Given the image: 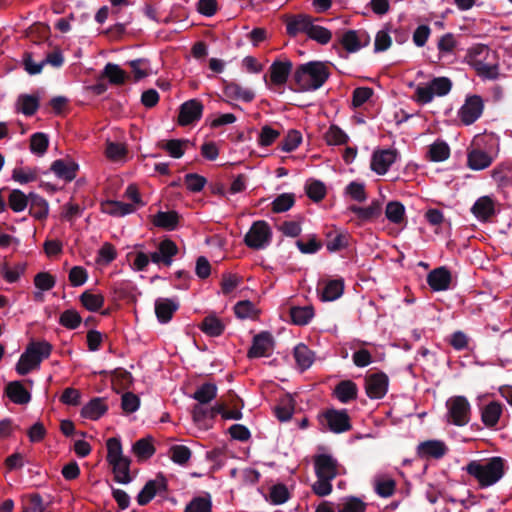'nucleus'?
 Masks as SVG:
<instances>
[{
    "label": "nucleus",
    "instance_id": "obj_1",
    "mask_svg": "<svg viewBox=\"0 0 512 512\" xmlns=\"http://www.w3.org/2000/svg\"><path fill=\"white\" fill-rule=\"evenodd\" d=\"M314 472L317 480L312 485L313 492L324 497L332 492V481L346 474L345 467L329 453H318L313 456Z\"/></svg>",
    "mask_w": 512,
    "mask_h": 512
},
{
    "label": "nucleus",
    "instance_id": "obj_2",
    "mask_svg": "<svg viewBox=\"0 0 512 512\" xmlns=\"http://www.w3.org/2000/svg\"><path fill=\"white\" fill-rule=\"evenodd\" d=\"M508 469L507 461L500 456H493L470 461L465 471L480 488H488L498 483Z\"/></svg>",
    "mask_w": 512,
    "mask_h": 512
},
{
    "label": "nucleus",
    "instance_id": "obj_3",
    "mask_svg": "<svg viewBox=\"0 0 512 512\" xmlns=\"http://www.w3.org/2000/svg\"><path fill=\"white\" fill-rule=\"evenodd\" d=\"M495 58V53L487 45L477 43L467 49L465 62L479 77L495 80L499 76V65Z\"/></svg>",
    "mask_w": 512,
    "mask_h": 512
},
{
    "label": "nucleus",
    "instance_id": "obj_4",
    "mask_svg": "<svg viewBox=\"0 0 512 512\" xmlns=\"http://www.w3.org/2000/svg\"><path fill=\"white\" fill-rule=\"evenodd\" d=\"M329 68L323 62L311 61L299 65L294 72V82L298 91H314L327 81Z\"/></svg>",
    "mask_w": 512,
    "mask_h": 512
},
{
    "label": "nucleus",
    "instance_id": "obj_5",
    "mask_svg": "<svg viewBox=\"0 0 512 512\" xmlns=\"http://www.w3.org/2000/svg\"><path fill=\"white\" fill-rule=\"evenodd\" d=\"M453 83L448 77H435L427 83L416 86L412 99L419 105H426L435 97H444L452 89Z\"/></svg>",
    "mask_w": 512,
    "mask_h": 512
},
{
    "label": "nucleus",
    "instance_id": "obj_6",
    "mask_svg": "<svg viewBox=\"0 0 512 512\" xmlns=\"http://www.w3.org/2000/svg\"><path fill=\"white\" fill-rule=\"evenodd\" d=\"M370 36L367 31L363 29L359 30H346L340 35L333 43V49L343 56V52L353 54L365 48L370 43Z\"/></svg>",
    "mask_w": 512,
    "mask_h": 512
},
{
    "label": "nucleus",
    "instance_id": "obj_7",
    "mask_svg": "<svg viewBox=\"0 0 512 512\" xmlns=\"http://www.w3.org/2000/svg\"><path fill=\"white\" fill-rule=\"evenodd\" d=\"M446 422L458 427L466 426L472 415L471 404L465 396L457 395L447 399Z\"/></svg>",
    "mask_w": 512,
    "mask_h": 512
},
{
    "label": "nucleus",
    "instance_id": "obj_8",
    "mask_svg": "<svg viewBox=\"0 0 512 512\" xmlns=\"http://www.w3.org/2000/svg\"><path fill=\"white\" fill-rule=\"evenodd\" d=\"M388 225L385 231L389 236L397 237L407 226L405 206L400 201H389L385 207Z\"/></svg>",
    "mask_w": 512,
    "mask_h": 512
},
{
    "label": "nucleus",
    "instance_id": "obj_9",
    "mask_svg": "<svg viewBox=\"0 0 512 512\" xmlns=\"http://www.w3.org/2000/svg\"><path fill=\"white\" fill-rule=\"evenodd\" d=\"M485 102L480 95H467L457 111V118L464 126H470L479 120L484 112Z\"/></svg>",
    "mask_w": 512,
    "mask_h": 512
},
{
    "label": "nucleus",
    "instance_id": "obj_10",
    "mask_svg": "<svg viewBox=\"0 0 512 512\" xmlns=\"http://www.w3.org/2000/svg\"><path fill=\"white\" fill-rule=\"evenodd\" d=\"M271 240V227L264 220L253 222L248 232L244 236L245 245L254 250H261L266 248L271 243Z\"/></svg>",
    "mask_w": 512,
    "mask_h": 512
},
{
    "label": "nucleus",
    "instance_id": "obj_11",
    "mask_svg": "<svg viewBox=\"0 0 512 512\" xmlns=\"http://www.w3.org/2000/svg\"><path fill=\"white\" fill-rule=\"evenodd\" d=\"M389 388V377L382 371L368 372L364 377V390L371 400L383 399Z\"/></svg>",
    "mask_w": 512,
    "mask_h": 512
},
{
    "label": "nucleus",
    "instance_id": "obj_12",
    "mask_svg": "<svg viewBox=\"0 0 512 512\" xmlns=\"http://www.w3.org/2000/svg\"><path fill=\"white\" fill-rule=\"evenodd\" d=\"M292 62L290 60L274 61L269 68V76H265L264 80L270 90H278L282 88L291 73Z\"/></svg>",
    "mask_w": 512,
    "mask_h": 512
},
{
    "label": "nucleus",
    "instance_id": "obj_13",
    "mask_svg": "<svg viewBox=\"0 0 512 512\" xmlns=\"http://www.w3.org/2000/svg\"><path fill=\"white\" fill-rule=\"evenodd\" d=\"M204 105L199 99H190L179 107L177 123L185 127L198 122L203 115Z\"/></svg>",
    "mask_w": 512,
    "mask_h": 512
},
{
    "label": "nucleus",
    "instance_id": "obj_14",
    "mask_svg": "<svg viewBox=\"0 0 512 512\" xmlns=\"http://www.w3.org/2000/svg\"><path fill=\"white\" fill-rule=\"evenodd\" d=\"M498 212V202L493 196L479 197L471 207V213L480 222L486 223Z\"/></svg>",
    "mask_w": 512,
    "mask_h": 512
},
{
    "label": "nucleus",
    "instance_id": "obj_15",
    "mask_svg": "<svg viewBox=\"0 0 512 512\" xmlns=\"http://www.w3.org/2000/svg\"><path fill=\"white\" fill-rule=\"evenodd\" d=\"M399 156L396 149H378L371 157L370 168L378 175H384L388 172L391 165L395 163Z\"/></svg>",
    "mask_w": 512,
    "mask_h": 512
},
{
    "label": "nucleus",
    "instance_id": "obj_16",
    "mask_svg": "<svg viewBox=\"0 0 512 512\" xmlns=\"http://www.w3.org/2000/svg\"><path fill=\"white\" fill-rule=\"evenodd\" d=\"M505 410V406L501 402L490 401L480 408L481 422L488 429H496Z\"/></svg>",
    "mask_w": 512,
    "mask_h": 512
},
{
    "label": "nucleus",
    "instance_id": "obj_17",
    "mask_svg": "<svg viewBox=\"0 0 512 512\" xmlns=\"http://www.w3.org/2000/svg\"><path fill=\"white\" fill-rule=\"evenodd\" d=\"M50 170L59 179L71 182L77 177L79 164L71 157H65L53 161Z\"/></svg>",
    "mask_w": 512,
    "mask_h": 512
},
{
    "label": "nucleus",
    "instance_id": "obj_18",
    "mask_svg": "<svg viewBox=\"0 0 512 512\" xmlns=\"http://www.w3.org/2000/svg\"><path fill=\"white\" fill-rule=\"evenodd\" d=\"M167 491V480L163 475H157L149 480L137 496L139 505H147L157 494Z\"/></svg>",
    "mask_w": 512,
    "mask_h": 512
},
{
    "label": "nucleus",
    "instance_id": "obj_19",
    "mask_svg": "<svg viewBox=\"0 0 512 512\" xmlns=\"http://www.w3.org/2000/svg\"><path fill=\"white\" fill-rule=\"evenodd\" d=\"M242 407L241 400L236 395L229 394L228 400L219 401L215 404V411L224 420H239L242 418Z\"/></svg>",
    "mask_w": 512,
    "mask_h": 512
},
{
    "label": "nucleus",
    "instance_id": "obj_20",
    "mask_svg": "<svg viewBox=\"0 0 512 512\" xmlns=\"http://www.w3.org/2000/svg\"><path fill=\"white\" fill-rule=\"evenodd\" d=\"M223 94L228 100L237 102L249 103L255 98V93L251 88L235 81L224 82Z\"/></svg>",
    "mask_w": 512,
    "mask_h": 512
},
{
    "label": "nucleus",
    "instance_id": "obj_21",
    "mask_svg": "<svg viewBox=\"0 0 512 512\" xmlns=\"http://www.w3.org/2000/svg\"><path fill=\"white\" fill-rule=\"evenodd\" d=\"M178 252L179 249L176 243L166 238L159 243L158 250L151 253V262L170 266Z\"/></svg>",
    "mask_w": 512,
    "mask_h": 512
},
{
    "label": "nucleus",
    "instance_id": "obj_22",
    "mask_svg": "<svg viewBox=\"0 0 512 512\" xmlns=\"http://www.w3.org/2000/svg\"><path fill=\"white\" fill-rule=\"evenodd\" d=\"M383 210V205L380 200L374 199L367 206L351 205L349 211L354 213L360 224L373 222L378 219Z\"/></svg>",
    "mask_w": 512,
    "mask_h": 512
},
{
    "label": "nucleus",
    "instance_id": "obj_23",
    "mask_svg": "<svg viewBox=\"0 0 512 512\" xmlns=\"http://www.w3.org/2000/svg\"><path fill=\"white\" fill-rule=\"evenodd\" d=\"M329 429L334 433H343L351 429L350 417L346 410L330 409L324 413Z\"/></svg>",
    "mask_w": 512,
    "mask_h": 512
},
{
    "label": "nucleus",
    "instance_id": "obj_24",
    "mask_svg": "<svg viewBox=\"0 0 512 512\" xmlns=\"http://www.w3.org/2000/svg\"><path fill=\"white\" fill-rule=\"evenodd\" d=\"M312 18L306 14H287L283 16V22L286 25V32L289 36L295 37L300 33L307 35Z\"/></svg>",
    "mask_w": 512,
    "mask_h": 512
},
{
    "label": "nucleus",
    "instance_id": "obj_25",
    "mask_svg": "<svg viewBox=\"0 0 512 512\" xmlns=\"http://www.w3.org/2000/svg\"><path fill=\"white\" fill-rule=\"evenodd\" d=\"M215 410V405L209 408L200 404L194 405L192 409L193 422L201 430L211 429L217 416Z\"/></svg>",
    "mask_w": 512,
    "mask_h": 512
},
{
    "label": "nucleus",
    "instance_id": "obj_26",
    "mask_svg": "<svg viewBox=\"0 0 512 512\" xmlns=\"http://www.w3.org/2000/svg\"><path fill=\"white\" fill-rule=\"evenodd\" d=\"M317 291L322 301H334L344 291V282L341 279H329L319 282Z\"/></svg>",
    "mask_w": 512,
    "mask_h": 512
},
{
    "label": "nucleus",
    "instance_id": "obj_27",
    "mask_svg": "<svg viewBox=\"0 0 512 512\" xmlns=\"http://www.w3.org/2000/svg\"><path fill=\"white\" fill-rule=\"evenodd\" d=\"M448 452V447L444 441L428 440L421 442L417 447V453L422 458L439 459Z\"/></svg>",
    "mask_w": 512,
    "mask_h": 512
},
{
    "label": "nucleus",
    "instance_id": "obj_28",
    "mask_svg": "<svg viewBox=\"0 0 512 512\" xmlns=\"http://www.w3.org/2000/svg\"><path fill=\"white\" fill-rule=\"evenodd\" d=\"M427 283L433 291H445L451 283V273L446 267H439L427 275Z\"/></svg>",
    "mask_w": 512,
    "mask_h": 512
},
{
    "label": "nucleus",
    "instance_id": "obj_29",
    "mask_svg": "<svg viewBox=\"0 0 512 512\" xmlns=\"http://www.w3.org/2000/svg\"><path fill=\"white\" fill-rule=\"evenodd\" d=\"M179 303L174 299L158 298L155 301V314L160 323H168L178 310Z\"/></svg>",
    "mask_w": 512,
    "mask_h": 512
},
{
    "label": "nucleus",
    "instance_id": "obj_30",
    "mask_svg": "<svg viewBox=\"0 0 512 512\" xmlns=\"http://www.w3.org/2000/svg\"><path fill=\"white\" fill-rule=\"evenodd\" d=\"M493 162L492 156L479 148L468 149L467 166L472 170H483Z\"/></svg>",
    "mask_w": 512,
    "mask_h": 512
},
{
    "label": "nucleus",
    "instance_id": "obj_31",
    "mask_svg": "<svg viewBox=\"0 0 512 512\" xmlns=\"http://www.w3.org/2000/svg\"><path fill=\"white\" fill-rule=\"evenodd\" d=\"M108 410V405L104 398L96 397L91 399L81 409V416L89 420L100 419Z\"/></svg>",
    "mask_w": 512,
    "mask_h": 512
},
{
    "label": "nucleus",
    "instance_id": "obj_32",
    "mask_svg": "<svg viewBox=\"0 0 512 512\" xmlns=\"http://www.w3.org/2000/svg\"><path fill=\"white\" fill-rule=\"evenodd\" d=\"M189 145L187 139H170L161 140L157 143V147L164 150L170 157L179 159L181 158Z\"/></svg>",
    "mask_w": 512,
    "mask_h": 512
},
{
    "label": "nucleus",
    "instance_id": "obj_33",
    "mask_svg": "<svg viewBox=\"0 0 512 512\" xmlns=\"http://www.w3.org/2000/svg\"><path fill=\"white\" fill-rule=\"evenodd\" d=\"M102 77L107 79L111 85H124L130 80V75L119 65L107 63L103 69Z\"/></svg>",
    "mask_w": 512,
    "mask_h": 512
},
{
    "label": "nucleus",
    "instance_id": "obj_34",
    "mask_svg": "<svg viewBox=\"0 0 512 512\" xmlns=\"http://www.w3.org/2000/svg\"><path fill=\"white\" fill-rule=\"evenodd\" d=\"M101 211L114 217H123L134 213L135 205L117 200H106L101 203Z\"/></svg>",
    "mask_w": 512,
    "mask_h": 512
},
{
    "label": "nucleus",
    "instance_id": "obj_35",
    "mask_svg": "<svg viewBox=\"0 0 512 512\" xmlns=\"http://www.w3.org/2000/svg\"><path fill=\"white\" fill-rule=\"evenodd\" d=\"M449 145L442 139H437L427 147L426 159L431 162H443L450 157Z\"/></svg>",
    "mask_w": 512,
    "mask_h": 512
},
{
    "label": "nucleus",
    "instance_id": "obj_36",
    "mask_svg": "<svg viewBox=\"0 0 512 512\" xmlns=\"http://www.w3.org/2000/svg\"><path fill=\"white\" fill-rule=\"evenodd\" d=\"M272 347V339L267 333L256 335L253 338L252 346L248 351L249 358H260L268 354Z\"/></svg>",
    "mask_w": 512,
    "mask_h": 512
},
{
    "label": "nucleus",
    "instance_id": "obj_37",
    "mask_svg": "<svg viewBox=\"0 0 512 512\" xmlns=\"http://www.w3.org/2000/svg\"><path fill=\"white\" fill-rule=\"evenodd\" d=\"M8 398L15 404H27L31 400V395L20 381H12L7 384L5 389Z\"/></svg>",
    "mask_w": 512,
    "mask_h": 512
},
{
    "label": "nucleus",
    "instance_id": "obj_38",
    "mask_svg": "<svg viewBox=\"0 0 512 512\" xmlns=\"http://www.w3.org/2000/svg\"><path fill=\"white\" fill-rule=\"evenodd\" d=\"M333 393L341 403H349L357 398L358 388L355 382L343 380L336 385Z\"/></svg>",
    "mask_w": 512,
    "mask_h": 512
},
{
    "label": "nucleus",
    "instance_id": "obj_39",
    "mask_svg": "<svg viewBox=\"0 0 512 512\" xmlns=\"http://www.w3.org/2000/svg\"><path fill=\"white\" fill-rule=\"evenodd\" d=\"M151 222L156 227L172 231L179 223V215L175 211H160L152 216Z\"/></svg>",
    "mask_w": 512,
    "mask_h": 512
},
{
    "label": "nucleus",
    "instance_id": "obj_40",
    "mask_svg": "<svg viewBox=\"0 0 512 512\" xmlns=\"http://www.w3.org/2000/svg\"><path fill=\"white\" fill-rule=\"evenodd\" d=\"M81 305L90 312H97L104 306L105 298L102 293L85 290L79 297Z\"/></svg>",
    "mask_w": 512,
    "mask_h": 512
},
{
    "label": "nucleus",
    "instance_id": "obj_41",
    "mask_svg": "<svg viewBox=\"0 0 512 512\" xmlns=\"http://www.w3.org/2000/svg\"><path fill=\"white\" fill-rule=\"evenodd\" d=\"M40 105V99L37 95L22 94L16 101V111L25 116L34 115Z\"/></svg>",
    "mask_w": 512,
    "mask_h": 512
},
{
    "label": "nucleus",
    "instance_id": "obj_42",
    "mask_svg": "<svg viewBox=\"0 0 512 512\" xmlns=\"http://www.w3.org/2000/svg\"><path fill=\"white\" fill-rule=\"evenodd\" d=\"M131 461L128 457H124L109 463L112 467L115 481L127 484L131 481L130 476Z\"/></svg>",
    "mask_w": 512,
    "mask_h": 512
},
{
    "label": "nucleus",
    "instance_id": "obj_43",
    "mask_svg": "<svg viewBox=\"0 0 512 512\" xmlns=\"http://www.w3.org/2000/svg\"><path fill=\"white\" fill-rule=\"evenodd\" d=\"M373 486L375 492L380 497L387 498L394 494L396 489V482L390 476L381 474L375 476L373 480Z\"/></svg>",
    "mask_w": 512,
    "mask_h": 512
},
{
    "label": "nucleus",
    "instance_id": "obj_44",
    "mask_svg": "<svg viewBox=\"0 0 512 512\" xmlns=\"http://www.w3.org/2000/svg\"><path fill=\"white\" fill-rule=\"evenodd\" d=\"M324 141L329 146L346 145L350 138L338 125L331 124L323 135Z\"/></svg>",
    "mask_w": 512,
    "mask_h": 512
},
{
    "label": "nucleus",
    "instance_id": "obj_45",
    "mask_svg": "<svg viewBox=\"0 0 512 512\" xmlns=\"http://www.w3.org/2000/svg\"><path fill=\"white\" fill-rule=\"evenodd\" d=\"M132 452L138 461H146L155 453V447L151 438H142L132 446Z\"/></svg>",
    "mask_w": 512,
    "mask_h": 512
},
{
    "label": "nucleus",
    "instance_id": "obj_46",
    "mask_svg": "<svg viewBox=\"0 0 512 512\" xmlns=\"http://www.w3.org/2000/svg\"><path fill=\"white\" fill-rule=\"evenodd\" d=\"M199 327L206 335L217 337L223 333L225 324L215 315H208L203 319Z\"/></svg>",
    "mask_w": 512,
    "mask_h": 512
},
{
    "label": "nucleus",
    "instance_id": "obj_47",
    "mask_svg": "<svg viewBox=\"0 0 512 512\" xmlns=\"http://www.w3.org/2000/svg\"><path fill=\"white\" fill-rule=\"evenodd\" d=\"M295 410V401L291 395H285L280 398L278 404L275 406L274 412L280 421H288Z\"/></svg>",
    "mask_w": 512,
    "mask_h": 512
},
{
    "label": "nucleus",
    "instance_id": "obj_48",
    "mask_svg": "<svg viewBox=\"0 0 512 512\" xmlns=\"http://www.w3.org/2000/svg\"><path fill=\"white\" fill-rule=\"evenodd\" d=\"M29 213L37 220L46 219L49 213L48 202L43 197L31 194Z\"/></svg>",
    "mask_w": 512,
    "mask_h": 512
},
{
    "label": "nucleus",
    "instance_id": "obj_49",
    "mask_svg": "<svg viewBox=\"0 0 512 512\" xmlns=\"http://www.w3.org/2000/svg\"><path fill=\"white\" fill-rule=\"evenodd\" d=\"M217 391L218 389L216 384L207 382L200 385L192 397L198 402L197 404L204 405L216 398Z\"/></svg>",
    "mask_w": 512,
    "mask_h": 512
},
{
    "label": "nucleus",
    "instance_id": "obj_50",
    "mask_svg": "<svg viewBox=\"0 0 512 512\" xmlns=\"http://www.w3.org/2000/svg\"><path fill=\"white\" fill-rule=\"evenodd\" d=\"M40 366L38 357L36 358L31 351L25 349L24 353L20 356L17 364L16 371L19 375H26L32 370L38 369Z\"/></svg>",
    "mask_w": 512,
    "mask_h": 512
},
{
    "label": "nucleus",
    "instance_id": "obj_51",
    "mask_svg": "<svg viewBox=\"0 0 512 512\" xmlns=\"http://www.w3.org/2000/svg\"><path fill=\"white\" fill-rule=\"evenodd\" d=\"M104 154L112 162L124 161L128 154V148L125 143L107 141Z\"/></svg>",
    "mask_w": 512,
    "mask_h": 512
},
{
    "label": "nucleus",
    "instance_id": "obj_52",
    "mask_svg": "<svg viewBox=\"0 0 512 512\" xmlns=\"http://www.w3.org/2000/svg\"><path fill=\"white\" fill-rule=\"evenodd\" d=\"M314 316V309L312 306H295L290 308L291 321L295 325H306Z\"/></svg>",
    "mask_w": 512,
    "mask_h": 512
},
{
    "label": "nucleus",
    "instance_id": "obj_53",
    "mask_svg": "<svg viewBox=\"0 0 512 512\" xmlns=\"http://www.w3.org/2000/svg\"><path fill=\"white\" fill-rule=\"evenodd\" d=\"M12 179L23 185L34 182L38 178V171L33 167L17 166L12 170Z\"/></svg>",
    "mask_w": 512,
    "mask_h": 512
},
{
    "label": "nucleus",
    "instance_id": "obj_54",
    "mask_svg": "<svg viewBox=\"0 0 512 512\" xmlns=\"http://www.w3.org/2000/svg\"><path fill=\"white\" fill-rule=\"evenodd\" d=\"M294 358L301 370L309 368L314 361L312 351L304 344H299L294 348Z\"/></svg>",
    "mask_w": 512,
    "mask_h": 512
},
{
    "label": "nucleus",
    "instance_id": "obj_55",
    "mask_svg": "<svg viewBox=\"0 0 512 512\" xmlns=\"http://www.w3.org/2000/svg\"><path fill=\"white\" fill-rule=\"evenodd\" d=\"M307 36L311 40L316 41L321 45H326L332 39V32L329 29L320 25H316L312 22L309 27Z\"/></svg>",
    "mask_w": 512,
    "mask_h": 512
},
{
    "label": "nucleus",
    "instance_id": "obj_56",
    "mask_svg": "<svg viewBox=\"0 0 512 512\" xmlns=\"http://www.w3.org/2000/svg\"><path fill=\"white\" fill-rule=\"evenodd\" d=\"M307 196L314 202H320L327 194L326 186L319 180H310L305 185Z\"/></svg>",
    "mask_w": 512,
    "mask_h": 512
},
{
    "label": "nucleus",
    "instance_id": "obj_57",
    "mask_svg": "<svg viewBox=\"0 0 512 512\" xmlns=\"http://www.w3.org/2000/svg\"><path fill=\"white\" fill-rule=\"evenodd\" d=\"M302 143V134L296 129H291L287 132L285 137L280 143V149L283 152H292L296 150Z\"/></svg>",
    "mask_w": 512,
    "mask_h": 512
},
{
    "label": "nucleus",
    "instance_id": "obj_58",
    "mask_svg": "<svg viewBox=\"0 0 512 512\" xmlns=\"http://www.w3.org/2000/svg\"><path fill=\"white\" fill-rule=\"evenodd\" d=\"M296 246L303 254H314L322 248V242L315 234H312L304 239L297 240Z\"/></svg>",
    "mask_w": 512,
    "mask_h": 512
},
{
    "label": "nucleus",
    "instance_id": "obj_59",
    "mask_svg": "<svg viewBox=\"0 0 512 512\" xmlns=\"http://www.w3.org/2000/svg\"><path fill=\"white\" fill-rule=\"evenodd\" d=\"M26 349L31 351L36 358L38 357L39 363H41L42 360L50 356L52 345L47 341H32L27 345Z\"/></svg>",
    "mask_w": 512,
    "mask_h": 512
},
{
    "label": "nucleus",
    "instance_id": "obj_60",
    "mask_svg": "<svg viewBox=\"0 0 512 512\" xmlns=\"http://www.w3.org/2000/svg\"><path fill=\"white\" fill-rule=\"evenodd\" d=\"M234 312L236 316L241 319H256L259 314L256 306L248 300L238 302L234 306Z\"/></svg>",
    "mask_w": 512,
    "mask_h": 512
},
{
    "label": "nucleus",
    "instance_id": "obj_61",
    "mask_svg": "<svg viewBox=\"0 0 512 512\" xmlns=\"http://www.w3.org/2000/svg\"><path fill=\"white\" fill-rule=\"evenodd\" d=\"M295 203V196L292 193L278 195L272 202V211L282 213L288 211Z\"/></svg>",
    "mask_w": 512,
    "mask_h": 512
},
{
    "label": "nucleus",
    "instance_id": "obj_62",
    "mask_svg": "<svg viewBox=\"0 0 512 512\" xmlns=\"http://www.w3.org/2000/svg\"><path fill=\"white\" fill-rule=\"evenodd\" d=\"M82 318L74 309H68L61 313L59 323L70 330H74L80 326Z\"/></svg>",
    "mask_w": 512,
    "mask_h": 512
},
{
    "label": "nucleus",
    "instance_id": "obj_63",
    "mask_svg": "<svg viewBox=\"0 0 512 512\" xmlns=\"http://www.w3.org/2000/svg\"><path fill=\"white\" fill-rule=\"evenodd\" d=\"M366 503L357 497L344 499L337 507V512H365Z\"/></svg>",
    "mask_w": 512,
    "mask_h": 512
},
{
    "label": "nucleus",
    "instance_id": "obj_64",
    "mask_svg": "<svg viewBox=\"0 0 512 512\" xmlns=\"http://www.w3.org/2000/svg\"><path fill=\"white\" fill-rule=\"evenodd\" d=\"M184 512H212L211 500L206 497H195L187 504Z\"/></svg>",
    "mask_w": 512,
    "mask_h": 512
}]
</instances>
